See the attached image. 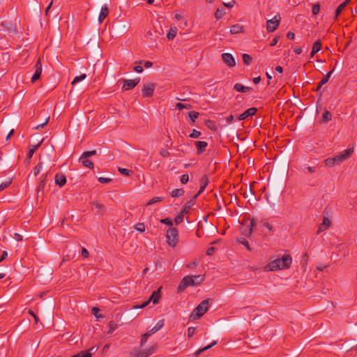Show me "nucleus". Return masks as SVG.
<instances>
[{
  "label": "nucleus",
  "instance_id": "f257e3e1",
  "mask_svg": "<svg viewBox=\"0 0 357 357\" xmlns=\"http://www.w3.org/2000/svg\"><path fill=\"white\" fill-rule=\"evenodd\" d=\"M292 263V258L289 254H284L281 258L274 259L264 266L266 271H276L289 269Z\"/></svg>",
  "mask_w": 357,
  "mask_h": 357
},
{
  "label": "nucleus",
  "instance_id": "f03ea898",
  "mask_svg": "<svg viewBox=\"0 0 357 357\" xmlns=\"http://www.w3.org/2000/svg\"><path fill=\"white\" fill-rule=\"evenodd\" d=\"M204 280V277L201 275L185 276L180 282L178 287V291H183L189 286H197Z\"/></svg>",
  "mask_w": 357,
  "mask_h": 357
},
{
  "label": "nucleus",
  "instance_id": "7ed1b4c3",
  "mask_svg": "<svg viewBox=\"0 0 357 357\" xmlns=\"http://www.w3.org/2000/svg\"><path fill=\"white\" fill-rule=\"evenodd\" d=\"M209 299L202 301L193 310L190 315L191 320L200 319L208 310Z\"/></svg>",
  "mask_w": 357,
  "mask_h": 357
},
{
  "label": "nucleus",
  "instance_id": "20e7f679",
  "mask_svg": "<svg viewBox=\"0 0 357 357\" xmlns=\"http://www.w3.org/2000/svg\"><path fill=\"white\" fill-rule=\"evenodd\" d=\"M167 242L169 245L175 247L178 242V233L176 228H169L166 234Z\"/></svg>",
  "mask_w": 357,
  "mask_h": 357
},
{
  "label": "nucleus",
  "instance_id": "39448f33",
  "mask_svg": "<svg viewBox=\"0 0 357 357\" xmlns=\"http://www.w3.org/2000/svg\"><path fill=\"white\" fill-rule=\"evenodd\" d=\"M354 152V147L349 146L336 155V165H340L349 159Z\"/></svg>",
  "mask_w": 357,
  "mask_h": 357
},
{
  "label": "nucleus",
  "instance_id": "423d86ee",
  "mask_svg": "<svg viewBox=\"0 0 357 357\" xmlns=\"http://www.w3.org/2000/svg\"><path fill=\"white\" fill-rule=\"evenodd\" d=\"M280 17L275 15L273 19L266 21V29L268 32L275 31L279 26Z\"/></svg>",
  "mask_w": 357,
  "mask_h": 357
},
{
  "label": "nucleus",
  "instance_id": "0eeeda50",
  "mask_svg": "<svg viewBox=\"0 0 357 357\" xmlns=\"http://www.w3.org/2000/svg\"><path fill=\"white\" fill-rule=\"evenodd\" d=\"M155 89V84L153 83L145 84L142 89L143 97H152Z\"/></svg>",
  "mask_w": 357,
  "mask_h": 357
},
{
  "label": "nucleus",
  "instance_id": "6e6552de",
  "mask_svg": "<svg viewBox=\"0 0 357 357\" xmlns=\"http://www.w3.org/2000/svg\"><path fill=\"white\" fill-rule=\"evenodd\" d=\"M140 78H135L133 79H124L122 89L123 91H128L135 88L139 82Z\"/></svg>",
  "mask_w": 357,
  "mask_h": 357
},
{
  "label": "nucleus",
  "instance_id": "1a4fd4ad",
  "mask_svg": "<svg viewBox=\"0 0 357 357\" xmlns=\"http://www.w3.org/2000/svg\"><path fill=\"white\" fill-rule=\"evenodd\" d=\"M42 64L40 61V59H38L36 65H35V73L31 77V82H36L40 77L42 73Z\"/></svg>",
  "mask_w": 357,
  "mask_h": 357
},
{
  "label": "nucleus",
  "instance_id": "9d476101",
  "mask_svg": "<svg viewBox=\"0 0 357 357\" xmlns=\"http://www.w3.org/2000/svg\"><path fill=\"white\" fill-rule=\"evenodd\" d=\"M332 225V221L326 215H324L323 222L319 225L317 234H319L321 232L328 229Z\"/></svg>",
  "mask_w": 357,
  "mask_h": 357
},
{
  "label": "nucleus",
  "instance_id": "9b49d317",
  "mask_svg": "<svg viewBox=\"0 0 357 357\" xmlns=\"http://www.w3.org/2000/svg\"><path fill=\"white\" fill-rule=\"evenodd\" d=\"M222 59L229 67H234L236 66L235 59L229 53H223L222 54Z\"/></svg>",
  "mask_w": 357,
  "mask_h": 357
},
{
  "label": "nucleus",
  "instance_id": "f8f14e48",
  "mask_svg": "<svg viewBox=\"0 0 357 357\" xmlns=\"http://www.w3.org/2000/svg\"><path fill=\"white\" fill-rule=\"evenodd\" d=\"M257 225L255 220L253 218L250 220L249 225L246 228H243L242 233L245 236L250 237L253 231L254 227Z\"/></svg>",
  "mask_w": 357,
  "mask_h": 357
},
{
  "label": "nucleus",
  "instance_id": "ddd939ff",
  "mask_svg": "<svg viewBox=\"0 0 357 357\" xmlns=\"http://www.w3.org/2000/svg\"><path fill=\"white\" fill-rule=\"evenodd\" d=\"M257 112V108L255 107H250L245 110L243 114L238 116V119L239 121L244 120L247 119L249 116H254Z\"/></svg>",
  "mask_w": 357,
  "mask_h": 357
},
{
  "label": "nucleus",
  "instance_id": "4468645a",
  "mask_svg": "<svg viewBox=\"0 0 357 357\" xmlns=\"http://www.w3.org/2000/svg\"><path fill=\"white\" fill-rule=\"evenodd\" d=\"M161 287L159 288L156 291H153L150 298L148 299L149 302L152 301L153 304L158 303L160 298L161 297V292H160Z\"/></svg>",
  "mask_w": 357,
  "mask_h": 357
},
{
  "label": "nucleus",
  "instance_id": "2eb2a0df",
  "mask_svg": "<svg viewBox=\"0 0 357 357\" xmlns=\"http://www.w3.org/2000/svg\"><path fill=\"white\" fill-rule=\"evenodd\" d=\"M108 14H109V8H108L107 5L105 4L103 6H102V8H101V10H100V12L99 14V17H98L99 23H102L103 22V20L107 17Z\"/></svg>",
  "mask_w": 357,
  "mask_h": 357
},
{
  "label": "nucleus",
  "instance_id": "dca6fc26",
  "mask_svg": "<svg viewBox=\"0 0 357 357\" xmlns=\"http://www.w3.org/2000/svg\"><path fill=\"white\" fill-rule=\"evenodd\" d=\"M79 160V162H81L82 163V165L84 167H86L87 168L93 169L94 167L93 163L90 160H89L88 157H84V154H82L81 155Z\"/></svg>",
  "mask_w": 357,
  "mask_h": 357
},
{
  "label": "nucleus",
  "instance_id": "f3484780",
  "mask_svg": "<svg viewBox=\"0 0 357 357\" xmlns=\"http://www.w3.org/2000/svg\"><path fill=\"white\" fill-rule=\"evenodd\" d=\"M54 179L55 183L58 185L59 187L63 186L66 183V178L63 174H56Z\"/></svg>",
  "mask_w": 357,
  "mask_h": 357
},
{
  "label": "nucleus",
  "instance_id": "a211bd4d",
  "mask_svg": "<svg viewBox=\"0 0 357 357\" xmlns=\"http://www.w3.org/2000/svg\"><path fill=\"white\" fill-rule=\"evenodd\" d=\"M207 145H208L207 142H206L204 141L195 142V146L197 149L198 154L202 153L206 150Z\"/></svg>",
  "mask_w": 357,
  "mask_h": 357
},
{
  "label": "nucleus",
  "instance_id": "6ab92c4d",
  "mask_svg": "<svg viewBox=\"0 0 357 357\" xmlns=\"http://www.w3.org/2000/svg\"><path fill=\"white\" fill-rule=\"evenodd\" d=\"M234 89L238 91L241 93H248L250 92L252 89L250 87L244 86L241 84L236 83L234 84Z\"/></svg>",
  "mask_w": 357,
  "mask_h": 357
},
{
  "label": "nucleus",
  "instance_id": "aec40b11",
  "mask_svg": "<svg viewBox=\"0 0 357 357\" xmlns=\"http://www.w3.org/2000/svg\"><path fill=\"white\" fill-rule=\"evenodd\" d=\"M243 26L238 24L232 25L230 28V33L231 34H236V33H243Z\"/></svg>",
  "mask_w": 357,
  "mask_h": 357
},
{
  "label": "nucleus",
  "instance_id": "412c9836",
  "mask_svg": "<svg viewBox=\"0 0 357 357\" xmlns=\"http://www.w3.org/2000/svg\"><path fill=\"white\" fill-rule=\"evenodd\" d=\"M333 69L331 70V71H329V73L319 82V83L317 86V91H319L321 88V86L328 82V80L330 76L331 75V74L333 73Z\"/></svg>",
  "mask_w": 357,
  "mask_h": 357
},
{
  "label": "nucleus",
  "instance_id": "4be33fe9",
  "mask_svg": "<svg viewBox=\"0 0 357 357\" xmlns=\"http://www.w3.org/2000/svg\"><path fill=\"white\" fill-rule=\"evenodd\" d=\"M321 44L320 41H316L312 46V50L310 54L311 57H313L321 50Z\"/></svg>",
  "mask_w": 357,
  "mask_h": 357
},
{
  "label": "nucleus",
  "instance_id": "5701e85b",
  "mask_svg": "<svg viewBox=\"0 0 357 357\" xmlns=\"http://www.w3.org/2000/svg\"><path fill=\"white\" fill-rule=\"evenodd\" d=\"M184 192L182 188L174 189L171 192V196L172 197H179L183 195Z\"/></svg>",
  "mask_w": 357,
  "mask_h": 357
},
{
  "label": "nucleus",
  "instance_id": "b1692460",
  "mask_svg": "<svg viewBox=\"0 0 357 357\" xmlns=\"http://www.w3.org/2000/svg\"><path fill=\"white\" fill-rule=\"evenodd\" d=\"M40 144H41V142L38 144L37 145H32L30 147V149L29 150V152L27 153V158H28L29 160H30L32 158V156H33V153H35V151L40 146Z\"/></svg>",
  "mask_w": 357,
  "mask_h": 357
},
{
  "label": "nucleus",
  "instance_id": "393cba45",
  "mask_svg": "<svg viewBox=\"0 0 357 357\" xmlns=\"http://www.w3.org/2000/svg\"><path fill=\"white\" fill-rule=\"evenodd\" d=\"M177 34L176 27H172L167 34V37L169 40H173Z\"/></svg>",
  "mask_w": 357,
  "mask_h": 357
},
{
  "label": "nucleus",
  "instance_id": "a878e982",
  "mask_svg": "<svg viewBox=\"0 0 357 357\" xmlns=\"http://www.w3.org/2000/svg\"><path fill=\"white\" fill-rule=\"evenodd\" d=\"M332 119V114L328 110H325L322 115V122L327 123Z\"/></svg>",
  "mask_w": 357,
  "mask_h": 357
},
{
  "label": "nucleus",
  "instance_id": "bb28decb",
  "mask_svg": "<svg viewBox=\"0 0 357 357\" xmlns=\"http://www.w3.org/2000/svg\"><path fill=\"white\" fill-rule=\"evenodd\" d=\"M351 0H345L336 8V17L344 10L345 6L350 2Z\"/></svg>",
  "mask_w": 357,
  "mask_h": 357
},
{
  "label": "nucleus",
  "instance_id": "cd10ccee",
  "mask_svg": "<svg viewBox=\"0 0 357 357\" xmlns=\"http://www.w3.org/2000/svg\"><path fill=\"white\" fill-rule=\"evenodd\" d=\"M131 357H147V355H144V351L139 349H134L130 353Z\"/></svg>",
  "mask_w": 357,
  "mask_h": 357
},
{
  "label": "nucleus",
  "instance_id": "c85d7f7f",
  "mask_svg": "<svg viewBox=\"0 0 357 357\" xmlns=\"http://www.w3.org/2000/svg\"><path fill=\"white\" fill-rule=\"evenodd\" d=\"M108 326H109V330L107 331V334H111L113 333V331L114 330H116L119 327V325L117 324L114 323L113 321H109Z\"/></svg>",
  "mask_w": 357,
  "mask_h": 357
},
{
  "label": "nucleus",
  "instance_id": "c756f323",
  "mask_svg": "<svg viewBox=\"0 0 357 357\" xmlns=\"http://www.w3.org/2000/svg\"><path fill=\"white\" fill-rule=\"evenodd\" d=\"M238 242L242 245H243L246 249L248 250V251H250L251 250V248L249 245V243L247 240H245L244 238L243 237H240L237 239Z\"/></svg>",
  "mask_w": 357,
  "mask_h": 357
},
{
  "label": "nucleus",
  "instance_id": "7c9ffc66",
  "mask_svg": "<svg viewBox=\"0 0 357 357\" xmlns=\"http://www.w3.org/2000/svg\"><path fill=\"white\" fill-rule=\"evenodd\" d=\"M324 164L326 167H333L335 166V158L331 157L324 160Z\"/></svg>",
  "mask_w": 357,
  "mask_h": 357
},
{
  "label": "nucleus",
  "instance_id": "2f4dec72",
  "mask_svg": "<svg viewBox=\"0 0 357 357\" xmlns=\"http://www.w3.org/2000/svg\"><path fill=\"white\" fill-rule=\"evenodd\" d=\"M46 179H47V175L46 174L42 175V176L40 178V183H39V185L38 188V190H43L44 188L45 183H46Z\"/></svg>",
  "mask_w": 357,
  "mask_h": 357
},
{
  "label": "nucleus",
  "instance_id": "473e14b6",
  "mask_svg": "<svg viewBox=\"0 0 357 357\" xmlns=\"http://www.w3.org/2000/svg\"><path fill=\"white\" fill-rule=\"evenodd\" d=\"M225 11L222 8H218L214 14L215 15V17L217 19V20H219L220 18H222L223 17V15H225Z\"/></svg>",
  "mask_w": 357,
  "mask_h": 357
},
{
  "label": "nucleus",
  "instance_id": "72a5a7b5",
  "mask_svg": "<svg viewBox=\"0 0 357 357\" xmlns=\"http://www.w3.org/2000/svg\"><path fill=\"white\" fill-rule=\"evenodd\" d=\"M252 59L251 56H250L249 54H243V61L245 65H247V66L250 65V63L252 62Z\"/></svg>",
  "mask_w": 357,
  "mask_h": 357
},
{
  "label": "nucleus",
  "instance_id": "f704fd0d",
  "mask_svg": "<svg viewBox=\"0 0 357 357\" xmlns=\"http://www.w3.org/2000/svg\"><path fill=\"white\" fill-rule=\"evenodd\" d=\"M184 215L185 213H183V211H181V213L176 216V218H174V222L176 225H179L183 222Z\"/></svg>",
  "mask_w": 357,
  "mask_h": 357
},
{
  "label": "nucleus",
  "instance_id": "c9c22d12",
  "mask_svg": "<svg viewBox=\"0 0 357 357\" xmlns=\"http://www.w3.org/2000/svg\"><path fill=\"white\" fill-rule=\"evenodd\" d=\"M194 204V199H191L190 202L187 203L183 209L181 211L183 213L187 214L191 207Z\"/></svg>",
  "mask_w": 357,
  "mask_h": 357
},
{
  "label": "nucleus",
  "instance_id": "e433bc0d",
  "mask_svg": "<svg viewBox=\"0 0 357 357\" xmlns=\"http://www.w3.org/2000/svg\"><path fill=\"white\" fill-rule=\"evenodd\" d=\"M199 114L198 112H195V111L190 112L188 113V117L190 119V121H192V122H195V120L198 118Z\"/></svg>",
  "mask_w": 357,
  "mask_h": 357
},
{
  "label": "nucleus",
  "instance_id": "4c0bfd02",
  "mask_svg": "<svg viewBox=\"0 0 357 357\" xmlns=\"http://www.w3.org/2000/svg\"><path fill=\"white\" fill-rule=\"evenodd\" d=\"M163 199V197H155L153 198H152L147 204L146 205H152V204H154L155 203H158V202H160L161 201H162Z\"/></svg>",
  "mask_w": 357,
  "mask_h": 357
},
{
  "label": "nucleus",
  "instance_id": "58836bf2",
  "mask_svg": "<svg viewBox=\"0 0 357 357\" xmlns=\"http://www.w3.org/2000/svg\"><path fill=\"white\" fill-rule=\"evenodd\" d=\"M176 107L178 109V110H182L183 109H190L192 107L190 105H188V104H183V103H177L176 105Z\"/></svg>",
  "mask_w": 357,
  "mask_h": 357
},
{
  "label": "nucleus",
  "instance_id": "ea45409f",
  "mask_svg": "<svg viewBox=\"0 0 357 357\" xmlns=\"http://www.w3.org/2000/svg\"><path fill=\"white\" fill-rule=\"evenodd\" d=\"M150 335H151V333H146L142 335L141 342H140L141 347H143L144 345V344L146 342V341Z\"/></svg>",
  "mask_w": 357,
  "mask_h": 357
},
{
  "label": "nucleus",
  "instance_id": "a19ab883",
  "mask_svg": "<svg viewBox=\"0 0 357 357\" xmlns=\"http://www.w3.org/2000/svg\"><path fill=\"white\" fill-rule=\"evenodd\" d=\"M320 11V5L319 3L314 4L312 8L313 15H317Z\"/></svg>",
  "mask_w": 357,
  "mask_h": 357
},
{
  "label": "nucleus",
  "instance_id": "79ce46f5",
  "mask_svg": "<svg viewBox=\"0 0 357 357\" xmlns=\"http://www.w3.org/2000/svg\"><path fill=\"white\" fill-rule=\"evenodd\" d=\"M73 357H91V354L89 351H82Z\"/></svg>",
  "mask_w": 357,
  "mask_h": 357
},
{
  "label": "nucleus",
  "instance_id": "37998d69",
  "mask_svg": "<svg viewBox=\"0 0 357 357\" xmlns=\"http://www.w3.org/2000/svg\"><path fill=\"white\" fill-rule=\"evenodd\" d=\"M43 167V163L39 162L34 168L33 169V174L35 176H36L41 171Z\"/></svg>",
  "mask_w": 357,
  "mask_h": 357
},
{
  "label": "nucleus",
  "instance_id": "c03bdc74",
  "mask_svg": "<svg viewBox=\"0 0 357 357\" xmlns=\"http://www.w3.org/2000/svg\"><path fill=\"white\" fill-rule=\"evenodd\" d=\"M11 183H12V180L11 179L2 183L0 185V192L3 191L6 188H7L11 184Z\"/></svg>",
  "mask_w": 357,
  "mask_h": 357
},
{
  "label": "nucleus",
  "instance_id": "a18cd8bd",
  "mask_svg": "<svg viewBox=\"0 0 357 357\" xmlns=\"http://www.w3.org/2000/svg\"><path fill=\"white\" fill-rule=\"evenodd\" d=\"M86 78V75L85 74H82L80 75L79 76H77L74 78L73 82H72V84H75L83 79H84Z\"/></svg>",
  "mask_w": 357,
  "mask_h": 357
},
{
  "label": "nucleus",
  "instance_id": "49530a36",
  "mask_svg": "<svg viewBox=\"0 0 357 357\" xmlns=\"http://www.w3.org/2000/svg\"><path fill=\"white\" fill-rule=\"evenodd\" d=\"M135 228L137 231L139 232H144L145 231V225L144 223H138L135 226Z\"/></svg>",
  "mask_w": 357,
  "mask_h": 357
},
{
  "label": "nucleus",
  "instance_id": "de8ad7c7",
  "mask_svg": "<svg viewBox=\"0 0 357 357\" xmlns=\"http://www.w3.org/2000/svg\"><path fill=\"white\" fill-rule=\"evenodd\" d=\"M92 204L100 212H103L105 211V206L98 202H93Z\"/></svg>",
  "mask_w": 357,
  "mask_h": 357
},
{
  "label": "nucleus",
  "instance_id": "09e8293b",
  "mask_svg": "<svg viewBox=\"0 0 357 357\" xmlns=\"http://www.w3.org/2000/svg\"><path fill=\"white\" fill-rule=\"evenodd\" d=\"M164 325L163 320L159 321L156 325L153 328V332H157L159 331Z\"/></svg>",
  "mask_w": 357,
  "mask_h": 357
},
{
  "label": "nucleus",
  "instance_id": "8fccbe9b",
  "mask_svg": "<svg viewBox=\"0 0 357 357\" xmlns=\"http://www.w3.org/2000/svg\"><path fill=\"white\" fill-rule=\"evenodd\" d=\"M119 172L124 175V176H130V173H131V171L128 169H126V168H121V167H119Z\"/></svg>",
  "mask_w": 357,
  "mask_h": 357
},
{
  "label": "nucleus",
  "instance_id": "3c124183",
  "mask_svg": "<svg viewBox=\"0 0 357 357\" xmlns=\"http://www.w3.org/2000/svg\"><path fill=\"white\" fill-rule=\"evenodd\" d=\"M201 135V132L195 129H193L192 133L190 135L191 138H198Z\"/></svg>",
  "mask_w": 357,
  "mask_h": 357
},
{
  "label": "nucleus",
  "instance_id": "603ef678",
  "mask_svg": "<svg viewBox=\"0 0 357 357\" xmlns=\"http://www.w3.org/2000/svg\"><path fill=\"white\" fill-rule=\"evenodd\" d=\"M160 222L162 223V224H165L167 225H169V226H172V225H173L172 220L170 218H169L162 219L160 220Z\"/></svg>",
  "mask_w": 357,
  "mask_h": 357
},
{
  "label": "nucleus",
  "instance_id": "864d4df0",
  "mask_svg": "<svg viewBox=\"0 0 357 357\" xmlns=\"http://www.w3.org/2000/svg\"><path fill=\"white\" fill-rule=\"evenodd\" d=\"M49 119H50V117L46 118V119H45V122H44V123H40V124L37 125V126L35 127V129H36V130H39V129H42V128H43L46 126V124L48 123Z\"/></svg>",
  "mask_w": 357,
  "mask_h": 357
},
{
  "label": "nucleus",
  "instance_id": "5fc2aeb1",
  "mask_svg": "<svg viewBox=\"0 0 357 357\" xmlns=\"http://www.w3.org/2000/svg\"><path fill=\"white\" fill-rule=\"evenodd\" d=\"M189 180V176L188 174H183L181 177V182L183 183V184H185L188 183Z\"/></svg>",
  "mask_w": 357,
  "mask_h": 357
},
{
  "label": "nucleus",
  "instance_id": "6e6d98bb",
  "mask_svg": "<svg viewBox=\"0 0 357 357\" xmlns=\"http://www.w3.org/2000/svg\"><path fill=\"white\" fill-rule=\"evenodd\" d=\"M82 154L84 155V157H91L92 155H94L96 154V150H93V151H85Z\"/></svg>",
  "mask_w": 357,
  "mask_h": 357
},
{
  "label": "nucleus",
  "instance_id": "4d7b16f0",
  "mask_svg": "<svg viewBox=\"0 0 357 357\" xmlns=\"http://www.w3.org/2000/svg\"><path fill=\"white\" fill-rule=\"evenodd\" d=\"M160 155L163 158H167L169 155V152L167 149H162L160 151Z\"/></svg>",
  "mask_w": 357,
  "mask_h": 357
},
{
  "label": "nucleus",
  "instance_id": "13d9d810",
  "mask_svg": "<svg viewBox=\"0 0 357 357\" xmlns=\"http://www.w3.org/2000/svg\"><path fill=\"white\" fill-rule=\"evenodd\" d=\"M195 328L189 327L188 328V336L189 337H192L193 336V335L195 334Z\"/></svg>",
  "mask_w": 357,
  "mask_h": 357
},
{
  "label": "nucleus",
  "instance_id": "bf43d9fd",
  "mask_svg": "<svg viewBox=\"0 0 357 357\" xmlns=\"http://www.w3.org/2000/svg\"><path fill=\"white\" fill-rule=\"evenodd\" d=\"M98 180L101 183H107L111 181V178L105 177H99Z\"/></svg>",
  "mask_w": 357,
  "mask_h": 357
},
{
  "label": "nucleus",
  "instance_id": "052dcab7",
  "mask_svg": "<svg viewBox=\"0 0 357 357\" xmlns=\"http://www.w3.org/2000/svg\"><path fill=\"white\" fill-rule=\"evenodd\" d=\"M235 4V1L234 0H231L229 2H223V5L229 8H233Z\"/></svg>",
  "mask_w": 357,
  "mask_h": 357
},
{
  "label": "nucleus",
  "instance_id": "680f3d73",
  "mask_svg": "<svg viewBox=\"0 0 357 357\" xmlns=\"http://www.w3.org/2000/svg\"><path fill=\"white\" fill-rule=\"evenodd\" d=\"M149 303H150L149 301L147 300L146 301L144 302L142 305H135V308H136V309H142V308H144V307H146Z\"/></svg>",
  "mask_w": 357,
  "mask_h": 357
},
{
  "label": "nucleus",
  "instance_id": "e2e57ef3",
  "mask_svg": "<svg viewBox=\"0 0 357 357\" xmlns=\"http://www.w3.org/2000/svg\"><path fill=\"white\" fill-rule=\"evenodd\" d=\"M217 341H213L211 344L203 347L202 349H204V351L212 348L213 346L216 345L217 344Z\"/></svg>",
  "mask_w": 357,
  "mask_h": 357
},
{
  "label": "nucleus",
  "instance_id": "0e129e2a",
  "mask_svg": "<svg viewBox=\"0 0 357 357\" xmlns=\"http://www.w3.org/2000/svg\"><path fill=\"white\" fill-rule=\"evenodd\" d=\"M263 226L264 227H266L267 229H268L269 231H271L273 228V225L268 222H264Z\"/></svg>",
  "mask_w": 357,
  "mask_h": 357
},
{
  "label": "nucleus",
  "instance_id": "69168bd1",
  "mask_svg": "<svg viewBox=\"0 0 357 357\" xmlns=\"http://www.w3.org/2000/svg\"><path fill=\"white\" fill-rule=\"evenodd\" d=\"M215 248H214V247H210V248H208L207 249V250H206V255H209V256L213 255V253H214V252H215Z\"/></svg>",
  "mask_w": 357,
  "mask_h": 357
},
{
  "label": "nucleus",
  "instance_id": "338daca9",
  "mask_svg": "<svg viewBox=\"0 0 357 357\" xmlns=\"http://www.w3.org/2000/svg\"><path fill=\"white\" fill-rule=\"evenodd\" d=\"M98 311H99V309L98 307H93L91 310L93 314H94L96 317H98V318L102 317V316H101V315H98Z\"/></svg>",
  "mask_w": 357,
  "mask_h": 357
},
{
  "label": "nucleus",
  "instance_id": "774afa93",
  "mask_svg": "<svg viewBox=\"0 0 357 357\" xmlns=\"http://www.w3.org/2000/svg\"><path fill=\"white\" fill-rule=\"evenodd\" d=\"M82 255L84 258H87L89 256V253L88 250L84 248H82Z\"/></svg>",
  "mask_w": 357,
  "mask_h": 357
}]
</instances>
